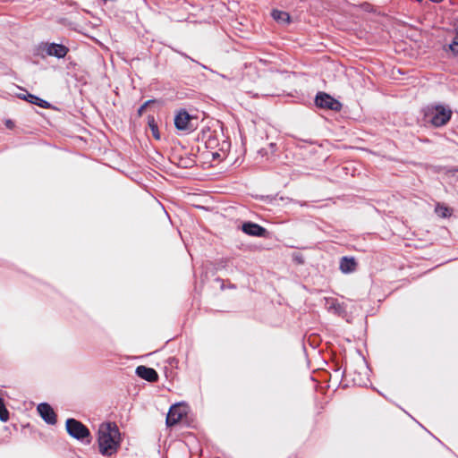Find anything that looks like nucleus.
<instances>
[{"mask_svg": "<svg viewBox=\"0 0 458 458\" xmlns=\"http://www.w3.org/2000/svg\"><path fill=\"white\" fill-rule=\"evenodd\" d=\"M66 430L71 437L78 440H83L90 435L89 428L75 419L66 420Z\"/></svg>", "mask_w": 458, "mask_h": 458, "instance_id": "7ed1b4c3", "label": "nucleus"}, {"mask_svg": "<svg viewBox=\"0 0 458 458\" xmlns=\"http://www.w3.org/2000/svg\"><path fill=\"white\" fill-rule=\"evenodd\" d=\"M186 414V406L180 403L173 405L166 416V425L168 427L176 425Z\"/></svg>", "mask_w": 458, "mask_h": 458, "instance_id": "0eeeda50", "label": "nucleus"}, {"mask_svg": "<svg viewBox=\"0 0 458 458\" xmlns=\"http://www.w3.org/2000/svg\"><path fill=\"white\" fill-rule=\"evenodd\" d=\"M136 375L151 383L157 382L158 379V374L154 369L143 365L136 368Z\"/></svg>", "mask_w": 458, "mask_h": 458, "instance_id": "1a4fd4ad", "label": "nucleus"}, {"mask_svg": "<svg viewBox=\"0 0 458 458\" xmlns=\"http://www.w3.org/2000/svg\"><path fill=\"white\" fill-rule=\"evenodd\" d=\"M30 103L35 104L40 107L47 108L49 106V103L44 99L39 98L38 97L28 93L26 96L22 98Z\"/></svg>", "mask_w": 458, "mask_h": 458, "instance_id": "f8f14e48", "label": "nucleus"}, {"mask_svg": "<svg viewBox=\"0 0 458 458\" xmlns=\"http://www.w3.org/2000/svg\"><path fill=\"white\" fill-rule=\"evenodd\" d=\"M193 117L186 110H180L174 117V125L177 130L186 132L193 131L196 126L193 123Z\"/></svg>", "mask_w": 458, "mask_h": 458, "instance_id": "20e7f679", "label": "nucleus"}, {"mask_svg": "<svg viewBox=\"0 0 458 458\" xmlns=\"http://www.w3.org/2000/svg\"><path fill=\"white\" fill-rule=\"evenodd\" d=\"M242 232L248 235L262 237L266 233V229L258 224L247 222L242 226Z\"/></svg>", "mask_w": 458, "mask_h": 458, "instance_id": "9d476101", "label": "nucleus"}, {"mask_svg": "<svg viewBox=\"0 0 458 458\" xmlns=\"http://www.w3.org/2000/svg\"><path fill=\"white\" fill-rule=\"evenodd\" d=\"M357 263L354 258L343 257L340 260V270L343 273H352L355 271Z\"/></svg>", "mask_w": 458, "mask_h": 458, "instance_id": "9b49d317", "label": "nucleus"}, {"mask_svg": "<svg viewBox=\"0 0 458 458\" xmlns=\"http://www.w3.org/2000/svg\"><path fill=\"white\" fill-rule=\"evenodd\" d=\"M9 420V412L5 408L4 400L0 398V420L5 422Z\"/></svg>", "mask_w": 458, "mask_h": 458, "instance_id": "4468645a", "label": "nucleus"}, {"mask_svg": "<svg viewBox=\"0 0 458 458\" xmlns=\"http://www.w3.org/2000/svg\"><path fill=\"white\" fill-rule=\"evenodd\" d=\"M449 49L454 55H458V26L455 28V34L451 44L449 45Z\"/></svg>", "mask_w": 458, "mask_h": 458, "instance_id": "2eb2a0df", "label": "nucleus"}, {"mask_svg": "<svg viewBox=\"0 0 458 458\" xmlns=\"http://www.w3.org/2000/svg\"><path fill=\"white\" fill-rule=\"evenodd\" d=\"M423 112L425 120L431 123L435 127L446 124L452 116L451 109L442 105L428 106L424 108Z\"/></svg>", "mask_w": 458, "mask_h": 458, "instance_id": "f03ea898", "label": "nucleus"}, {"mask_svg": "<svg viewBox=\"0 0 458 458\" xmlns=\"http://www.w3.org/2000/svg\"><path fill=\"white\" fill-rule=\"evenodd\" d=\"M39 50L45 52L47 55L57 58H64L69 51L67 47L56 43H43L39 46Z\"/></svg>", "mask_w": 458, "mask_h": 458, "instance_id": "423d86ee", "label": "nucleus"}, {"mask_svg": "<svg viewBox=\"0 0 458 458\" xmlns=\"http://www.w3.org/2000/svg\"><path fill=\"white\" fill-rule=\"evenodd\" d=\"M327 303H328V310H337L339 309V304L336 303V301L335 300H331V301H327Z\"/></svg>", "mask_w": 458, "mask_h": 458, "instance_id": "a211bd4d", "label": "nucleus"}, {"mask_svg": "<svg viewBox=\"0 0 458 458\" xmlns=\"http://www.w3.org/2000/svg\"><path fill=\"white\" fill-rule=\"evenodd\" d=\"M38 411L47 424L54 425L56 423V415L48 403H42L38 404Z\"/></svg>", "mask_w": 458, "mask_h": 458, "instance_id": "6e6552de", "label": "nucleus"}, {"mask_svg": "<svg viewBox=\"0 0 458 458\" xmlns=\"http://www.w3.org/2000/svg\"><path fill=\"white\" fill-rule=\"evenodd\" d=\"M120 431L114 423H103L98 428V447L103 455H112L120 445Z\"/></svg>", "mask_w": 458, "mask_h": 458, "instance_id": "f257e3e1", "label": "nucleus"}, {"mask_svg": "<svg viewBox=\"0 0 458 458\" xmlns=\"http://www.w3.org/2000/svg\"><path fill=\"white\" fill-rule=\"evenodd\" d=\"M272 17L278 22L281 23H288L290 21V15L286 12L273 10Z\"/></svg>", "mask_w": 458, "mask_h": 458, "instance_id": "ddd939ff", "label": "nucleus"}, {"mask_svg": "<svg viewBox=\"0 0 458 458\" xmlns=\"http://www.w3.org/2000/svg\"><path fill=\"white\" fill-rule=\"evenodd\" d=\"M456 171L458 172V169Z\"/></svg>", "mask_w": 458, "mask_h": 458, "instance_id": "6ab92c4d", "label": "nucleus"}, {"mask_svg": "<svg viewBox=\"0 0 458 458\" xmlns=\"http://www.w3.org/2000/svg\"><path fill=\"white\" fill-rule=\"evenodd\" d=\"M436 213L441 217H447L451 215L450 210L447 207L437 204L436 207Z\"/></svg>", "mask_w": 458, "mask_h": 458, "instance_id": "dca6fc26", "label": "nucleus"}, {"mask_svg": "<svg viewBox=\"0 0 458 458\" xmlns=\"http://www.w3.org/2000/svg\"><path fill=\"white\" fill-rule=\"evenodd\" d=\"M148 125H149V128H150V130L152 131L153 137L155 139H157V140H159L160 139V135H159V132H158L157 125L156 124L154 118H151V119L148 120Z\"/></svg>", "mask_w": 458, "mask_h": 458, "instance_id": "f3484780", "label": "nucleus"}, {"mask_svg": "<svg viewBox=\"0 0 458 458\" xmlns=\"http://www.w3.org/2000/svg\"><path fill=\"white\" fill-rule=\"evenodd\" d=\"M315 103L318 107L333 111H340L342 108V104L338 100L324 92H319L316 96Z\"/></svg>", "mask_w": 458, "mask_h": 458, "instance_id": "39448f33", "label": "nucleus"}]
</instances>
